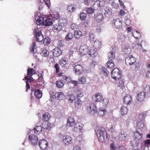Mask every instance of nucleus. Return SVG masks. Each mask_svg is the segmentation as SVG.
I'll list each match as a JSON object with an SVG mask.
<instances>
[{"label":"nucleus","instance_id":"obj_1","mask_svg":"<svg viewBox=\"0 0 150 150\" xmlns=\"http://www.w3.org/2000/svg\"><path fill=\"white\" fill-rule=\"evenodd\" d=\"M95 130L97 133L99 141L101 142H103L104 140V133H106L107 135L105 129L100 126H97Z\"/></svg>","mask_w":150,"mask_h":150},{"label":"nucleus","instance_id":"obj_2","mask_svg":"<svg viewBox=\"0 0 150 150\" xmlns=\"http://www.w3.org/2000/svg\"><path fill=\"white\" fill-rule=\"evenodd\" d=\"M111 76L114 80L119 79L121 76V71L118 68H115L112 71Z\"/></svg>","mask_w":150,"mask_h":150},{"label":"nucleus","instance_id":"obj_3","mask_svg":"<svg viewBox=\"0 0 150 150\" xmlns=\"http://www.w3.org/2000/svg\"><path fill=\"white\" fill-rule=\"evenodd\" d=\"M97 107L94 103H91L86 108V111L91 115H94L96 112Z\"/></svg>","mask_w":150,"mask_h":150},{"label":"nucleus","instance_id":"obj_4","mask_svg":"<svg viewBox=\"0 0 150 150\" xmlns=\"http://www.w3.org/2000/svg\"><path fill=\"white\" fill-rule=\"evenodd\" d=\"M28 139L32 145L34 146L37 144L38 141V138L37 136L35 134L29 135Z\"/></svg>","mask_w":150,"mask_h":150},{"label":"nucleus","instance_id":"obj_5","mask_svg":"<svg viewBox=\"0 0 150 150\" xmlns=\"http://www.w3.org/2000/svg\"><path fill=\"white\" fill-rule=\"evenodd\" d=\"M72 139L69 136L64 135L62 137V141L63 143L65 145H68L71 142Z\"/></svg>","mask_w":150,"mask_h":150},{"label":"nucleus","instance_id":"obj_6","mask_svg":"<svg viewBox=\"0 0 150 150\" xmlns=\"http://www.w3.org/2000/svg\"><path fill=\"white\" fill-rule=\"evenodd\" d=\"M38 145L41 149L44 150L47 148L48 144V142L46 140L43 139L39 141Z\"/></svg>","mask_w":150,"mask_h":150},{"label":"nucleus","instance_id":"obj_7","mask_svg":"<svg viewBox=\"0 0 150 150\" xmlns=\"http://www.w3.org/2000/svg\"><path fill=\"white\" fill-rule=\"evenodd\" d=\"M93 98L94 101L96 102H102L104 101V100L103 99V96L100 93H97L95 94L93 96Z\"/></svg>","mask_w":150,"mask_h":150},{"label":"nucleus","instance_id":"obj_8","mask_svg":"<svg viewBox=\"0 0 150 150\" xmlns=\"http://www.w3.org/2000/svg\"><path fill=\"white\" fill-rule=\"evenodd\" d=\"M143 117V116H141L139 115V119L137 120V121L136 123V128L138 129H142L144 126V124L143 121L141 119H140V118Z\"/></svg>","mask_w":150,"mask_h":150},{"label":"nucleus","instance_id":"obj_9","mask_svg":"<svg viewBox=\"0 0 150 150\" xmlns=\"http://www.w3.org/2000/svg\"><path fill=\"white\" fill-rule=\"evenodd\" d=\"M88 47L86 45H83L81 46L79 52L81 55H84L88 53Z\"/></svg>","mask_w":150,"mask_h":150},{"label":"nucleus","instance_id":"obj_10","mask_svg":"<svg viewBox=\"0 0 150 150\" xmlns=\"http://www.w3.org/2000/svg\"><path fill=\"white\" fill-rule=\"evenodd\" d=\"M135 61V59L132 56L129 55V57H126L125 59V62L127 65L133 64Z\"/></svg>","mask_w":150,"mask_h":150},{"label":"nucleus","instance_id":"obj_11","mask_svg":"<svg viewBox=\"0 0 150 150\" xmlns=\"http://www.w3.org/2000/svg\"><path fill=\"white\" fill-rule=\"evenodd\" d=\"M36 33L35 34V35L36 40L38 42H41L44 38L43 35L40 31L37 32L36 30H35Z\"/></svg>","mask_w":150,"mask_h":150},{"label":"nucleus","instance_id":"obj_12","mask_svg":"<svg viewBox=\"0 0 150 150\" xmlns=\"http://www.w3.org/2000/svg\"><path fill=\"white\" fill-rule=\"evenodd\" d=\"M74 70L76 74L79 75L82 73L83 71V68L80 64H77L75 66Z\"/></svg>","mask_w":150,"mask_h":150},{"label":"nucleus","instance_id":"obj_13","mask_svg":"<svg viewBox=\"0 0 150 150\" xmlns=\"http://www.w3.org/2000/svg\"><path fill=\"white\" fill-rule=\"evenodd\" d=\"M104 20V17L102 14L98 13L95 15V20L97 23L102 22Z\"/></svg>","mask_w":150,"mask_h":150},{"label":"nucleus","instance_id":"obj_14","mask_svg":"<svg viewBox=\"0 0 150 150\" xmlns=\"http://www.w3.org/2000/svg\"><path fill=\"white\" fill-rule=\"evenodd\" d=\"M112 23L114 26L117 28L119 29L122 27V23L119 19H114L112 21Z\"/></svg>","mask_w":150,"mask_h":150},{"label":"nucleus","instance_id":"obj_15","mask_svg":"<svg viewBox=\"0 0 150 150\" xmlns=\"http://www.w3.org/2000/svg\"><path fill=\"white\" fill-rule=\"evenodd\" d=\"M134 136L135 139H141L142 137V129H136V131L134 134Z\"/></svg>","mask_w":150,"mask_h":150},{"label":"nucleus","instance_id":"obj_16","mask_svg":"<svg viewBox=\"0 0 150 150\" xmlns=\"http://www.w3.org/2000/svg\"><path fill=\"white\" fill-rule=\"evenodd\" d=\"M123 102L126 104H129L132 102V98L130 95H127L124 97Z\"/></svg>","mask_w":150,"mask_h":150},{"label":"nucleus","instance_id":"obj_17","mask_svg":"<svg viewBox=\"0 0 150 150\" xmlns=\"http://www.w3.org/2000/svg\"><path fill=\"white\" fill-rule=\"evenodd\" d=\"M37 47L36 44L35 42L32 43L31 45V49L30 52L33 54H34V56L35 58H37V54L36 53L37 51Z\"/></svg>","mask_w":150,"mask_h":150},{"label":"nucleus","instance_id":"obj_18","mask_svg":"<svg viewBox=\"0 0 150 150\" xmlns=\"http://www.w3.org/2000/svg\"><path fill=\"white\" fill-rule=\"evenodd\" d=\"M98 115L100 116H103L106 114L107 111L103 108L98 109L96 110Z\"/></svg>","mask_w":150,"mask_h":150},{"label":"nucleus","instance_id":"obj_19","mask_svg":"<svg viewBox=\"0 0 150 150\" xmlns=\"http://www.w3.org/2000/svg\"><path fill=\"white\" fill-rule=\"evenodd\" d=\"M45 20L44 21L43 25L46 26H48L51 25L52 24V20L49 17V16L47 17H45Z\"/></svg>","mask_w":150,"mask_h":150},{"label":"nucleus","instance_id":"obj_20","mask_svg":"<svg viewBox=\"0 0 150 150\" xmlns=\"http://www.w3.org/2000/svg\"><path fill=\"white\" fill-rule=\"evenodd\" d=\"M49 17L52 19L53 21L58 19L60 17V15L57 12H54L52 14H50Z\"/></svg>","mask_w":150,"mask_h":150},{"label":"nucleus","instance_id":"obj_21","mask_svg":"<svg viewBox=\"0 0 150 150\" xmlns=\"http://www.w3.org/2000/svg\"><path fill=\"white\" fill-rule=\"evenodd\" d=\"M82 124L79 122H77L74 126V129L76 132H78L81 130L82 129Z\"/></svg>","mask_w":150,"mask_h":150},{"label":"nucleus","instance_id":"obj_22","mask_svg":"<svg viewBox=\"0 0 150 150\" xmlns=\"http://www.w3.org/2000/svg\"><path fill=\"white\" fill-rule=\"evenodd\" d=\"M75 121L74 118L72 117L68 118L67 120V125L69 127H72L75 124Z\"/></svg>","mask_w":150,"mask_h":150},{"label":"nucleus","instance_id":"obj_23","mask_svg":"<svg viewBox=\"0 0 150 150\" xmlns=\"http://www.w3.org/2000/svg\"><path fill=\"white\" fill-rule=\"evenodd\" d=\"M145 93L143 92L139 93L137 96V100L139 101H142L144 100L145 98Z\"/></svg>","mask_w":150,"mask_h":150},{"label":"nucleus","instance_id":"obj_24","mask_svg":"<svg viewBox=\"0 0 150 150\" xmlns=\"http://www.w3.org/2000/svg\"><path fill=\"white\" fill-rule=\"evenodd\" d=\"M62 53V50L59 48L54 49L53 52V55L55 57H58L60 56Z\"/></svg>","mask_w":150,"mask_h":150},{"label":"nucleus","instance_id":"obj_25","mask_svg":"<svg viewBox=\"0 0 150 150\" xmlns=\"http://www.w3.org/2000/svg\"><path fill=\"white\" fill-rule=\"evenodd\" d=\"M59 64L61 66L66 67L67 66L68 62L65 58H62L60 60Z\"/></svg>","mask_w":150,"mask_h":150},{"label":"nucleus","instance_id":"obj_26","mask_svg":"<svg viewBox=\"0 0 150 150\" xmlns=\"http://www.w3.org/2000/svg\"><path fill=\"white\" fill-rule=\"evenodd\" d=\"M58 23L62 27L65 26L67 25V21L65 18H61L59 20Z\"/></svg>","mask_w":150,"mask_h":150},{"label":"nucleus","instance_id":"obj_27","mask_svg":"<svg viewBox=\"0 0 150 150\" xmlns=\"http://www.w3.org/2000/svg\"><path fill=\"white\" fill-rule=\"evenodd\" d=\"M96 50L94 48H91L89 52V55L91 57H94L96 56L97 53L96 52Z\"/></svg>","mask_w":150,"mask_h":150},{"label":"nucleus","instance_id":"obj_28","mask_svg":"<svg viewBox=\"0 0 150 150\" xmlns=\"http://www.w3.org/2000/svg\"><path fill=\"white\" fill-rule=\"evenodd\" d=\"M82 33L79 30H76L74 32V37L76 39H79L82 35Z\"/></svg>","mask_w":150,"mask_h":150},{"label":"nucleus","instance_id":"obj_29","mask_svg":"<svg viewBox=\"0 0 150 150\" xmlns=\"http://www.w3.org/2000/svg\"><path fill=\"white\" fill-rule=\"evenodd\" d=\"M114 63L112 60H109L106 64L105 66L106 67L111 69L114 66Z\"/></svg>","mask_w":150,"mask_h":150},{"label":"nucleus","instance_id":"obj_30","mask_svg":"<svg viewBox=\"0 0 150 150\" xmlns=\"http://www.w3.org/2000/svg\"><path fill=\"white\" fill-rule=\"evenodd\" d=\"M56 98H59L60 100H62L64 98V94L61 92H57L55 94Z\"/></svg>","mask_w":150,"mask_h":150},{"label":"nucleus","instance_id":"obj_31","mask_svg":"<svg viewBox=\"0 0 150 150\" xmlns=\"http://www.w3.org/2000/svg\"><path fill=\"white\" fill-rule=\"evenodd\" d=\"M45 17H39L36 20V23L38 25H40V24H43L45 20Z\"/></svg>","mask_w":150,"mask_h":150},{"label":"nucleus","instance_id":"obj_32","mask_svg":"<svg viewBox=\"0 0 150 150\" xmlns=\"http://www.w3.org/2000/svg\"><path fill=\"white\" fill-rule=\"evenodd\" d=\"M76 8V6L74 4H71L68 5L67 7V9L70 12H72L75 11Z\"/></svg>","mask_w":150,"mask_h":150},{"label":"nucleus","instance_id":"obj_33","mask_svg":"<svg viewBox=\"0 0 150 150\" xmlns=\"http://www.w3.org/2000/svg\"><path fill=\"white\" fill-rule=\"evenodd\" d=\"M35 71L33 68H29L27 69V74L28 76H32L33 75L35 74Z\"/></svg>","mask_w":150,"mask_h":150},{"label":"nucleus","instance_id":"obj_34","mask_svg":"<svg viewBox=\"0 0 150 150\" xmlns=\"http://www.w3.org/2000/svg\"><path fill=\"white\" fill-rule=\"evenodd\" d=\"M86 77L84 76L79 77L78 79V83L79 84H84L86 83Z\"/></svg>","mask_w":150,"mask_h":150},{"label":"nucleus","instance_id":"obj_35","mask_svg":"<svg viewBox=\"0 0 150 150\" xmlns=\"http://www.w3.org/2000/svg\"><path fill=\"white\" fill-rule=\"evenodd\" d=\"M35 95L37 98H40L42 96V92L40 90L38 89L35 91Z\"/></svg>","mask_w":150,"mask_h":150},{"label":"nucleus","instance_id":"obj_36","mask_svg":"<svg viewBox=\"0 0 150 150\" xmlns=\"http://www.w3.org/2000/svg\"><path fill=\"white\" fill-rule=\"evenodd\" d=\"M74 37V35L72 33L69 32L68 33L65 37V39L67 41L71 40Z\"/></svg>","mask_w":150,"mask_h":150},{"label":"nucleus","instance_id":"obj_37","mask_svg":"<svg viewBox=\"0 0 150 150\" xmlns=\"http://www.w3.org/2000/svg\"><path fill=\"white\" fill-rule=\"evenodd\" d=\"M128 112V109L126 107L122 106L120 109V112L122 115L126 114Z\"/></svg>","mask_w":150,"mask_h":150},{"label":"nucleus","instance_id":"obj_38","mask_svg":"<svg viewBox=\"0 0 150 150\" xmlns=\"http://www.w3.org/2000/svg\"><path fill=\"white\" fill-rule=\"evenodd\" d=\"M75 95L77 98H81L83 96V94L82 91L79 90H77L75 92Z\"/></svg>","mask_w":150,"mask_h":150},{"label":"nucleus","instance_id":"obj_39","mask_svg":"<svg viewBox=\"0 0 150 150\" xmlns=\"http://www.w3.org/2000/svg\"><path fill=\"white\" fill-rule=\"evenodd\" d=\"M108 56L109 60H112L115 58V52H111L108 53Z\"/></svg>","mask_w":150,"mask_h":150},{"label":"nucleus","instance_id":"obj_40","mask_svg":"<svg viewBox=\"0 0 150 150\" xmlns=\"http://www.w3.org/2000/svg\"><path fill=\"white\" fill-rule=\"evenodd\" d=\"M42 127L40 126H36V127L34 128V132L36 134H39L40 132L42 131Z\"/></svg>","mask_w":150,"mask_h":150},{"label":"nucleus","instance_id":"obj_41","mask_svg":"<svg viewBox=\"0 0 150 150\" xmlns=\"http://www.w3.org/2000/svg\"><path fill=\"white\" fill-rule=\"evenodd\" d=\"M101 42L98 40H96L94 43V46L96 49L100 48L101 46Z\"/></svg>","mask_w":150,"mask_h":150},{"label":"nucleus","instance_id":"obj_42","mask_svg":"<svg viewBox=\"0 0 150 150\" xmlns=\"http://www.w3.org/2000/svg\"><path fill=\"white\" fill-rule=\"evenodd\" d=\"M43 43L45 45H47L50 42V40L48 37H46L44 38H43Z\"/></svg>","mask_w":150,"mask_h":150},{"label":"nucleus","instance_id":"obj_43","mask_svg":"<svg viewBox=\"0 0 150 150\" xmlns=\"http://www.w3.org/2000/svg\"><path fill=\"white\" fill-rule=\"evenodd\" d=\"M50 118V115L47 112H46L43 115V119L44 121H48Z\"/></svg>","mask_w":150,"mask_h":150},{"label":"nucleus","instance_id":"obj_44","mask_svg":"<svg viewBox=\"0 0 150 150\" xmlns=\"http://www.w3.org/2000/svg\"><path fill=\"white\" fill-rule=\"evenodd\" d=\"M133 35L136 39H138L141 36L140 33L137 30H135L134 31L133 33Z\"/></svg>","mask_w":150,"mask_h":150},{"label":"nucleus","instance_id":"obj_45","mask_svg":"<svg viewBox=\"0 0 150 150\" xmlns=\"http://www.w3.org/2000/svg\"><path fill=\"white\" fill-rule=\"evenodd\" d=\"M41 54L42 56L45 57H47L49 54V52L46 49H44L42 51Z\"/></svg>","mask_w":150,"mask_h":150},{"label":"nucleus","instance_id":"obj_46","mask_svg":"<svg viewBox=\"0 0 150 150\" xmlns=\"http://www.w3.org/2000/svg\"><path fill=\"white\" fill-rule=\"evenodd\" d=\"M56 85L58 88H61L64 86V83L61 80H59L56 81Z\"/></svg>","mask_w":150,"mask_h":150},{"label":"nucleus","instance_id":"obj_47","mask_svg":"<svg viewBox=\"0 0 150 150\" xmlns=\"http://www.w3.org/2000/svg\"><path fill=\"white\" fill-rule=\"evenodd\" d=\"M102 71L104 75L105 76H108L109 74V72L107 69L104 67H102Z\"/></svg>","mask_w":150,"mask_h":150},{"label":"nucleus","instance_id":"obj_48","mask_svg":"<svg viewBox=\"0 0 150 150\" xmlns=\"http://www.w3.org/2000/svg\"><path fill=\"white\" fill-rule=\"evenodd\" d=\"M62 26L61 25L59 24L58 23V24H56L54 25V28L55 30L59 31L62 30Z\"/></svg>","mask_w":150,"mask_h":150},{"label":"nucleus","instance_id":"obj_49","mask_svg":"<svg viewBox=\"0 0 150 150\" xmlns=\"http://www.w3.org/2000/svg\"><path fill=\"white\" fill-rule=\"evenodd\" d=\"M67 98L70 102H72L75 99V97L72 94H69L67 96Z\"/></svg>","mask_w":150,"mask_h":150},{"label":"nucleus","instance_id":"obj_50","mask_svg":"<svg viewBox=\"0 0 150 150\" xmlns=\"http://www.w3.org/2000/svg\"><path fill=\"white\" fill-rule=\"evenodd\" d=\"M31 76H27L25 77V79L26 80V82H32L34 81V79Z\"/></svg>","mask_w":150,"mask_h":150},{"label":"nucleus","instance_id":"obj_51","mask_svg":"<svg viewBox=\"0 0 150 150\" xmlns=\"http://www.w3.org/2000/svg\"><path fill=\"white\" fill-rule=\"evenodd\" d=\"M63 80L65 81L68 82H70L72 81L71 78L68 76H62Z\"/></svg>","mask_w":150,"mask_h":150},{"label":"nucleus","instance_id":"obj_52","mask_svg":"<svg viewBox=\"0 0 150 150\" xmlns=\"http://www.w3.org/2000/svg\"><path fill=\"white\" fill-rule=\"evenodd\" d=\"M126 139V136L124 134H121L119 135V139L120 141H124Z\"/></svg>","mask_w":150,"mask_h":150},{"label":"nucleus","instance_id":"obj_53","mask_svg":"<svg viewBox=\"0 0 150 150\" xmlns=\"http://www.w3.org/2000/svg\"><path fill=\"white\" fill-rule=\"evenodd\" d=\"M94 9L92 7L88 8L86 9V12L88 14H91L93 13Z\"/></svg>","mask_w":150,"mask_h":150},{"label":"nucleus","instance_id":"obj_54","mask_svg":"<svg viewBox=\"0 0 150 150\" xmlns=\"http://www.w3.org/2000/svg\"><path fill=\"white\" fill-rule=\"evenodd\" d=\"M88 38V40L91 41H93L94 39V36L93 33L89 34Z\"/></svg>","mask_w":150,"mask_h":150},{"label":"nucleus","instance_id":"obj_55","mask_svg":"<svg viewBox=\"0 0 150 150\" xmlns=\"http://www.w3.org/2000/svg\"><path fill=\"white\" fill-rule=\"evenodd\" d=\"M86 16L87 15L86 13H82L80 15V19L82 21L85 20L86 18Z\"/></svg>","mask_w":150,"mask_h":150},{"label":"nucleus","instance_id":"obj_56","mask_svg":"<svg viewBox=\"0 0 150 150\" xmlns=\"http://www.w3.org/2000/svg\"><path fill=\"white\" fill-rule=\"evenodd\" d=\"M71 28L73 30L77 29L78 28V26L77 24L75 23H73L71 24Z\"/></svg>","mask_w":150,"mask_h":150},{"label":"nucleus","instance_id":"obj_57","mask_svg":"<svg viewBox=\"0 0 150 150\" xmlns=\"http://www.w3.org/2000/svg\"><path fill=\"white\" fill-rule=\"evenodd\" d=\"M40 1L42 3L44 2L47 6H49L50 5V0H40Z\"/></svg>","mask_w":150,"mask_h":150},{"label":"nucleus","instance_id":"obj_58","mask_svg":"<svg viewBox=\"0 0 150 150\" xmlns=\"http://www.w3.org/2000/svg\"><path fill=\"white\" fill-rule=\"evenodd\" d=\"M82 104V101L79 98L75 102V105L76 106H79Z\"/></svg>","mask_w":150,"mask_h":150},{"label":"nucleus","instance_id":"obj_59","mask_svg":"<svg viewBox=\"0 0 150 150\" xmlns=\"http://www.w3.org/2000/svg\"><path fill=\"white\" fill-rule=\"evenodd\" d=\"M118 85L120 88H122L124 86V81L122 80H119Z\"/></svg>","mask_w":150,"mask_h":150},{"label":"nucleus","instance_id":"obj_60","mask_svg":"<svg viewBox=\"0 0 150 150\" xmlns=\"http://www.w3.org/2000/svg\"><path fill=\"white\" fill-rule=\"evenodd\" d=\"M150 91V86H146L144 88V92L145 93H147L149 92Z\"/></svg>","mask_w":150,"mask_h":150},{"label":"nucleus","instance_id":"obj_61","mask_svg":"<svg viewBox=\"0 0 150 150\" xmlns=\"http://www.w3.org/2000/svg\"><path fill=\"white\" fill-rule=\"evenodd\" d=\"M63 46L62 41L60 40H59L57 43V46L59 48Z\"/></svg>","mask_w":150,"mask_h":150},{"label":"nucleus","instance_id":"obj_62","mask_svg":"<svg viewBox=\"0 0 150 150\" xmlns=\"http://www.w3.org/2000/svg\"><path fill=\"white\" fill-rule=\"evenodd\" d=\"M105 13L108 14L109 15L111 14L112 13L111 9H109L108 8H106L105 9Z\"/></svg>","mask_w":150,"mask_h":150},{"label":"nucleus","instance_id":"obj_63","mask_svg":"<svg viewBox=\"0 0 150 150\" xmlns=\"http://www.w3.org/2000/svg\"><path fill=\"white\" fill-rule=\"evenodd\" d=\"M54 67L56 69V72L57 73L59 72V64H56L54 65Z\"/></svg>","mask_w":150,"mask_h":150},{"label":"nucleus","instance_id":"obj_64","mask_svg":"<svg viewBox=\"0 0 150 150\" xmlns=\"http://www.w3.org/2000/svg\"><path fill=\"white\" fill-rule=\"evenodd\" d=\"M116 147L115 145L113 143H112L110 145V149L111 150H115Z\"/></svg>","mask_w":150,"mask_h":150}]
</instances>
